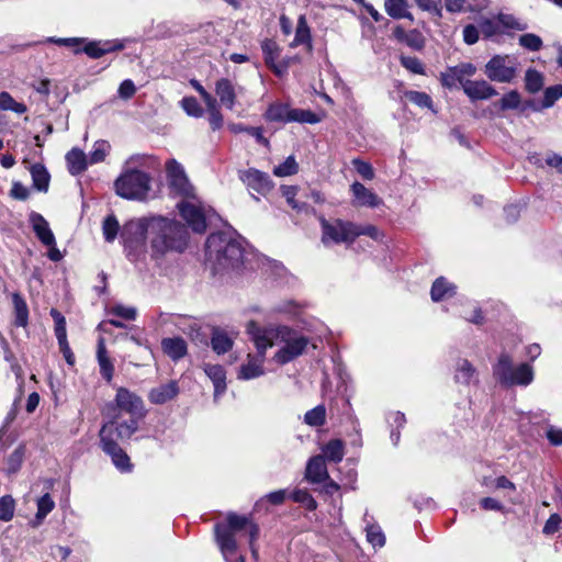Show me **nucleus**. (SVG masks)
<instances>
[{"label": "nucleus", "mask_w": 562, "mask_h": 562, "mask_svg": "<svg viewBox=\"0 0 562 562\" xmlns=\"http://www.w3.org/2000/svg\"><path fill=\"white\" fill-rule=\"evenodd\" d=\"M149 256L158 260L171 252H182L188 244L186 227L165 216H148Z\"/></svg>", "instance_id": "1"}, {"label": "nucleus", "mask_w": 562, "mask_h": 562, "mask_svg": "<svg viewBox=\"0 0 562 562\" xmlns=\"http://www.w3.org/2000/svg\"><path fill=\"white\" fill-rule=\"evenodd\" d=\"M144 161L143 156H132L125 161L121 175L114 181V191L119 196L140 202L150 198L151 177L138 169Z\"/></svg>", "instance_id": "2"}, {"label": "nucleus", "mask_w": 562, "mask_h": 562, "mask_svg": "<svg viewBox=\"0 0 562 562\" xmlns=\"http://www.w3.org/2000/svg\"><path fill=\"white\" fill-rule=\"evenodd\" d=\"M255 330L262 334L269 348L273 345L279 346L273 360L281 366L302 356L308 345V339L304 335L288 326L260 327L255 322Z\"/></svg>", "instance_id": "3"}, {"label": "nucleus", "mask_w": 562, "mask_h": 562, "mask_svg": "<svg viewBox=\"0 0 562 562\" xmlns=\"http://www.w3.org/2000/svg\"><path fill=\"white\" fill-rule=\"evenodd\" d=\"M243 255L240 240L231 234L215 233L206 239L205 257L214 273L239 267Z\"/></svg>", "instance_id": "4"}, {"label": "nucleus", "mask_w": 562, "mask_h": 562, "mask_svg": "<svg viewBox=\"0 0 562 562\" xmlns=\"http://www.w3.org/2000/svg\"><path fill=\"white\" fill-rule=\"evenodd\" d=\"M241 531H245L248 535L252 555L255 558L257 557V550L254 542L259 535L258 526L246 516L229 513L225 522H218L215 526L216 542L225 559H227L228 555H234L236 553V536Z\"/></svg>", "instance_id": "5"}, {"label": "nucleus", "mask_w": 562, "mask_h": 562, "mask_svg": "<svg viewBox=\"0 0 562 562\" xmlns=\"http://www.w3.org/2000/svg\"><path fill=\"white\" fill-rule=\"evenodd\" d=\"M111 409L130 415L128 420L114 422L116 437L120 439H130L138 430L139 420L146 415L142 397L123 386L117 387L113 403L106 405V415H110Z\"/></svg>", "instance_id": "6"}, {"label": "nucleus", "mask_w": 562, "mask_h": 562, "mask_svg": "<svg viewBox=\"0 0 562 562\" xmlns=\"http://www.w3.org/2000/svg\"><path fill=\"white\" fill-rule=\"evenodd\" d=\"M148 216L133 218L121 229L124 252L130 261H143L149 255Z\"/></svg>", "instance_id": "7"}, {"label": "nucleus", "mask_w": 562, "mask_h": 562, "mask_svg": "<svg viewBox=\"0 0 562 562\" xmlns=\"http://www.w3.org/2000/svg\"><path fill=\"white\" fill-rule=\"evenodd\" d=\"M493 375L505 386H526L533 380L532 368L527 363L514 367L512 357L506 352L501 353L497 362L493 366Z\"/></svg>", "instance_id": "8"}, {"label": "nucleus", "mask_w": 562, "mask_h": 562, "mask_svg": "<svg viewBox=\"0 0 562 562\" xmlns=\"http://www.w3.org/2000/svg\"><path fill=\"white\" fill-rule=\"evenodd\" d=\"M247 333L250 336V339L255 344L257 349V355H248L247 362L241 364L237 378L239 380H251L259 378L265 374L263 363L266 351L269 348V344L263 338V336H259V331L255 330V322L250 321L247 324Z\"/></svg>", "instance_id": "9"}, {"label": "nucleus", "mask_w": 562, "mask_h": 562, "mask_svg": "<svg viewBox=\"0 0 562 562\" xmlns=\"http://www.w3.org/2000/svg\"><path fill=\"white\" fill-rule=\"evenodd\" d=\"M319 222L322 229L321 241L325 247L340 244L350 246L357 239L356 223L353 222L340 218L326 220L324 217Z\"/></svg>", "instance_id": "10"}, {"label": "nucleus", "mask_w": 562, "mask_h": 562, "mask_svg": "<svg viewBox=\"0 0 562 562\" xmlns=\"http://www.w3.org/2000/svg\"><path fill=\"white\" fill-rule=\"evenodd\" d=\"M263 117L267 122L277 123H308L316 124L321 117L311 110L293 109L286 103L273 102L266 110Z\"/></svg>", "instance_id": "11"}, {"label": "nucleus", "mask_w": 562, "mask_h": 562, "mask_svg": "<svg viewBox=\"0 0 562 562\" xmlns=\"http://www.w3.org/2000/svg\"><path fill=\"white\" fill-rule=\"evenodd\" d=\"M115 423L111 420L105 423L100 429V442L102 450L111 457V460L115 468L121 472H131L132 463L128 456L117 445V440H121L116 437Z\"/></svg>", "instance_id": "12"}, {"label": "nucleus", "mask_w": 562, "mask_h": 562, "mask_svg": "<svg viewBox=\"0 0 562 562\" xmlns=\"http://www.w3.org/2000/svg\"><path fill=\"white\" fill-rule=\"evenodd\" d=\"M519 61L513 55H495L485 65L486 77L495 82L509 83L518 74Z\"/></svg>", "instance_id": "13"}, {"label": "nucleus", "mask_w": 562, "mask_h": 562, "mask_svg": "<svg viewBox=\"0 0 562 562\" xmlns=\"http://www.w3.org/2000/svg\"><path fill=\"white\" fill-rule=\"evenodd\" d=\"M180 215L195 233H203L206 228L205 210L194 194L183 198L177 204Z\"/></svg>", "instance_id": "14"}, {"label": "nucleus", "mask_w": 562, "mask_h": 562, "mask_svg": "<svg viewBox=\"0 0 562 562\" xmlns=\"http://www.w3.org/2000/svg\"><path fill=\"white\" fill-rule=\"evenodd\" d=\"M166 173L168 187L172 194L181 198H190L194 194V189L183 167L176 159H169L166 162Z\"/></svg>", "instance_id": "15"}, {"label": "nucleus", "mask_w": 562, "mask_h": 562, "mask_svg": "<svg viewBox=\"0 0 562 562\" xmlns=\"http://www.w3.org/2000/svg\"><path fill=\"white\" fill-rule=\"evenodd\" d=\"M239 179L251 193L256 192L258 194L266 195L273 188V183L269 176L255 168L239 171Z\"/></svg>", "instance_id": "16"}, {"label": "nucleus", "mask_w": 562, "mask_h": 562, "mask_svg": "<svg viewBox=\"0 0 562 562\" xmlns=\"http://www.w3.org/2000/svg\"><path fill=\"white\" fill-rule=\"evenodd\" d=\"M261 49L266 65L278 77H282L290 66V59H283L280 63H278V59L281 54V48L278 45V43L273 40L266 38L261 42Z\"/></svg>", "instance_id": "17"}, {"label": "nucleus", "mask_w": 562, "mask_h": 562, "mask_svg": "<svg viewBox=\"0 0 562 562\" xmlns=\"http://www.w3.org/2000/svg\"><path fill=\"white\" fill-rule=\"evenodd\" d=\"M350 191L353 196L352 203L355 206L378 207L383 204V200L380 196L358 181L350 186Z\"/></svg>", "instance_id": "18"}, {"label": "nucleus", "mask_w": 562, "mask_h": 562, "mask_svg": "<svg viewBox=\"0 0 562 562\" xmlns=\"http://www.w3.org/2000/svg\"><path fill=\"white\" fill-rule=\"evenodd\" d=\"M464 93L472 100H486L497 94L496 89L485 80H465Z\"/></svg>", "instance_id": "19"}, {"label": "nucleus", "mask_w": 562, "mask_h": 562, "mask_svg": "<svg viewBox=\"0 0 562 562\" xmlns=\"http://www.w3.org/2000/svg\"><path fill=\"white\" fill-rule=\"evenodd\" d=\"M328 471L326 467V461L323 456H314L312 457L305 469V479L312 483L317 484L328 480Z\"/></svg>", "instance_id": "20"}, {"label": "nucleus", "mask_w": 562, "mask_h": 562, "mask_svg": "<svg viewBox=\"0 0 562 562\" xmlns=\"http://www.w3.org/2000/svg\"><path fill=\"white\" fill-rule=\"evenodd\" d=\"M453 379L456 383L468 386L479 382V374L468 359H459L454 367Z\"/></svg>", "instance_id": "21"}, {"label": "nucleus", "mask_w": 562, "mask_h": 562, "mask_svg": "<svg viewBox=\"0 0 562 562\" xmlns=\"http://www.w3.org/2000/svg\"><path fill=\"white\" fill-rule=\"evenodd\" d=\"M29 220L36 237L43 245H55V236L49 227V224L40 213L32 212Z\"/></svg>", "instance_id": "22"}, {"label": "nucleus", "mask_w": 562, "mask_h": 562, "mask_svg": "<svg viewBox=\"0 0 562 562\" xmlns=\"http://www.w3.org/2000/svg\"><path fill=\"white\" fill-rule=\"evenodd\" d=\"M215 93L222 105L228 110H233L236 104L237 89L235 85L227 78H222L215 82Z\"/></svg>", "instance_id": "23"}, {"label": "nucleus", "mask_w": 562, "mask_h": 562, "mask_svg": "<svg viewBox=\"0 0 562 562\" xmlns=\"http://www.w3.org/2000/svg\"><path fill=\"white\" fill-rule=\"evenodd\" d=\"M364 531L367 541L374 548L380 549L385 544V535L382 528L375 522L374 518L368 512L363 515Z\"/></svg>", "instance_id": "24"}, {"label": "nucleus", "mask_w": 562, "mask_h": 562, "mask_svg": "<svg viewBox=\"0 0 562 562\" xmlns=\"http://www.w3.org/2000/svg\"><path fill=\"white\" fill-rule=\"evenodd\" d=\"M179 393V386L176 381H169L150 390L148 400L153 404L161 405L173 400Z\"/></svg>", "instance_id": "25"}, {"label": "nucleus", "mask_w": 562, "mask_h": 562, "mask_svg": "<svg viewBox=\"0 0 562 562\" xmlns=\"http://www.w3.org/2000/svg\"><path fill=\"white\" fill-rule=\"evenodd\" d=\"M205 374L214 385V397L218 398L226 390V372L220 364L205 363L203 366Z\"/></svg>", "instance_id": "26"}, {"label": "nucleus", "mask_w": 562, "mask_h": 562, "mask_svg": "<svg viewBox=\"0 0 562 562\" xmlns=\"http://www.w3.org/2000/svg\"><path fill=\"white\" fill-rule=\"evenodd\" d=\"M161 349L170 359L178 361L187 355L188 345L181 337H168L161 340Z\"/></svg>", "instance_id": "27"}, {"label": "nucleus", "mask_w": 562, "mask_h": 562, "mask_svg": "<svg viewBox=\"0 0 562 562\" xmlns=\"http://www.w3.org/2000/svg\"><path fill=\"white\" fill-rule=\"evenodd\" d=\"M97 360L100 368V374L106 382H111L114 375V366L108 355L105 341L103 338L98 340Z\"/></svg>", "instance_id": "28"}, {"label": "nucleus", "mask_w": 562, "mask_h": 562, "mask_svg": "<svg viewBox=\"0 0 562 562\" xmlns=\"http://www.w3.org/2000/svg\"><path fill=\"white\" fill-rule=\"evenodd\" d=\"M66 161L69 172L74 176L83 172L90 164L89 157H87V155L78 148H72L67 153Z\"/></svg>", "instance_id": "29"}, {"label": "nucleus", "mask_w": 562, "mask_h": 562, "mask_svg": "<svg viewBox=\"0 0 562 562\" xmlns=\"http://www.w3.org/2000/svg\"><path fill=\"white\" fill-rule=\"evenodd\" d=\"M456 294V286L450 283L446 278H437L431 286L430 295L431 300L439 302L449 299Z\"/></svg>", "instance_id": "30"}, {"label": "nucleus", "mask_w": 562, "mask_h": 562, "mask_svg": "<svg viewBox=\"0 0 562 562\" xmlns=\"http://www.w3.org/2000/svg\"><path fill=\"white\" fill-rule=\"evenodd\" d=\"M290 45H291V47H296L299 45H306L308 50L312 49L311 30L307 24V20L305 18V15H303V14L300 15L297 19L295 36Z\"/></svg>", "instance_id": "31"}, {"label": "nucleus", "mask_w": 562, "mask_h": 562, "mask_svg": "<svg viewBox=\"0 0 562 562\" xmlns=\"http://www.w3.org/2000/svg\"><path fill=\"white\" fill-rule=\"evenodd\" d=\"M324 460L338 463L344 459L345 445L340 439H333L322 448Z\"/></svg>", "instance_id": "32"}, {"label": "nucleus", "mask_w": 562, "mask_h": 562, "mask_svg": "<svg viewBox=\"0 0 562 562\" xmlns=\"http://www.w3.org/2000/svg\"><path fill=\"white\" fill-rule=\"evenodd\" d=\"M386 13L393 19L413 20L412 13L408 11L407 0H384Z\"/></svg>", "instance_id": "33"}, {"label": "nucleus", "mask_w": 562, "mask_h": 562, "mask_svg": "<svg viewBox=\"0 0 562 562\" xmlns=\"http://www.w3.org/2000/svg\"><path fill=\"white\" fill-rule=\"evenodd\" d=\"M233 338L227 335L224 330L215 329L212 333L211 345L212 349L217 355H223L229 351L233 347Z\"/></svg>", "instance_id": "34"}, {"label": "nucleus", "mask_w": 562, "mask_h": 562, "mask_svg": "<svg viewBox=\"0 0 562 562\" xmlns=\"http://www.w3.org/2000/svg\"><path fill=\"white\" fill-rule=\"evenodd\" d=\"M30 172L34 188H36L38 191L46 192L48 190L50 179L46 168L41 164H34L32 165Z\"/></svg>", "instance_id": "35"}, {"label": "nucleus", "mask_w": 562, "mask_h": 562, "mask_svg": "<svg viewBox=\"0 0 562 562\" xmlns=\"http://www.w3.org/2000/svg\"><path fill=\"white\" fill-rule=\"evenodd\" d=\"M12 302L14 306L15 325L25 327L29 322V308L25 300L19 293H13Z\"/></svg>", "instance_id": "36"}, {"label": "nucleus", "mask_w": 562, "mask_h": 562, "mask_svg": "<svg viewBox=\"0 0 562 562\" xmlns=\"http://www.w3.org/2000/svg\"><path fill=\"white\" fill-rule=\"evenodd\" d=\"M47 43H54L59 46H66L72 48L75 54L82 53V47L85 45V37H47L45 40Z\"/></svg>", "instance_id": "37"}, {"label": "nucleus", "mask_w": 562, "mask_h": 562, "mask_svg": "<svg viewBox=\"0 0 562 562\" xmlns=\"http://www.w3.org/2000/svg\"><path fill=\"white\" fill-rule=\"evenodd\" d=\"M111 150V145L108 140L100 139L93 144L92 150L89 154V162L91 165L102 162Z\"/></svg>", "instance_id": "38"}, {"label": "nucleus", "mask_w": 562, "mask_h": 562, "mask_svg": "<svg viewBox=\"0 0 562 562\" xmlns=\"http://www.w3.org/2000/svg\"><path fill=\"white\" fill-rule=\"evenodd\" d=\"M325 420L326 408L324 405H317L316 407L307 411L304 415V423L311 427L323 426Z\"/></svg>", "instance_id": "39"}, {"label": "nucleus", "mask_w": 562, "mask_h": 562, "mask_svg": "<svg viewBox=\"0 0 562 562\" xmlns=\"http://www.w3.org/2000/svg\"><path fill=\"white\" fill-rule=\"evenodd\" d=\"M404 97L417 106L426 108L435 112L432 100L426 92L408 90L404 92Z\"/></svg>", "instance_id": "40"}, {"label": "nucleus", "mask_w": 562, "mask_h": 562, "mask_svg": "<svg viewBox=\"0 0 562 562\" xmlns=\"http://www.w3.org/2000/svg\"><path fill=\"white\" fill-rule=\"evenodd\" d=\"M525 85H526V89L530 93H536V92L540 91L543 87L542 74L533 68L527 69L526 75H525Z\"/></svg>", "instance_id": "41"}, {"label": "nucleus", "mask_w": 562, "mask_h": 562, "mask_svg": "<svg viewBox=\"0 0 562 562\" xmlns=\"http://www.w3.org/2000/svg\"><path fill=\"white\" fill-rule=\"evenodd\" d=\"M120 231V224L117 218L111 214L108 215L102 223V233L104 236V239L108 243L114 241Z\"/></svg>", "instance_id": "42"}, {"label": "nucleus", "mask_w": 562, "mask_h": 562, "mask_svg": "<svg viewBox=\"0 0 562 562\" xmlns=\"http://www.w3.org/2000/svg\"><path fill=\"white\" fill-rule=\"evenodd\" d=\"M36 505L37 513L35 518L40 524L54 509L55 502L53 501L52 496L46 493L37 499Z\"/></svg>", "instance_id": "43"}, {"label": "nucleus", "mask_w": 562, "mask_h": 562, "mask_svg": "<svg viewBox=\"0 0 562 562\" xmlns=\"http://www.w3.org/2000/svg\"><path fill=\"white\" fill-rule=\"evenodd\" d=\"M102 55H106L114 52L123 50L128 43L132 42L130 38H114V40H99Z\"/></svg>", "instance_id": "44"}, {"label": "nucleus", "mask_w": 562, "mask_h": 562, "mask_svg": "<svg viewBox=\"0 0 562 562\" xmlns=\"http://www.w3.org/2000/svg\"><path fill=\"white\" fill-rule=\"evenodd\" d=\"M290 497L308 510H315L317 507L316 501L307 490H295L290 494Z\"/></svg>", "instance_id": "45"}, {"label": "nucleus", "mask_w": 562, "mask_h": 562, "mask_svg": "<svg viewBox=\"0 0 562 562\" xmlns=\"http://www.w3.org/2000/svg\"><path fill=\"white\" fill-rule=\"evenodd\" d=\"M182 110L192 117H201L204 114L203 108L194 97H184L180 101Z\"/></svg>", "instance_id": "46"}, {"label": "nucleus", "mask_w": 562, "mask_h": 562, "mask_svg": "<svg viewBox=\"0 0 562 562\" xmlns=\"http://www.w3.org/2000/svg\"><path fill=\"white\" fill-rule=\"evenodd\" d=\"M445 4L449 12L472 11L474 10V7L482 5L477 0H445Z\"/></svg>", "instance_id": "47"}, {"label": "nucleus", "mask_w": 562, "mask_h": 562, "mask_svg": "<svg viewBox=\"0 0 562 562\" xmlns=\"http://www.w3.org/2000/svg\"><path fill=\"white\" fill-rule=\"evenodd\" d=\"M15 501L11 495H4L0 498V520L10 521L14 516Z\"/></svg>", "instance_id": "48"}, {"label": "nucleus", "mask_w": 562, "mask_h": 562, "mask_svg": "<svg viewBox=\"0 0 562 562\" xmlns=\"http://www.w3.org/2000/svg\"><path fill=\"white\" fill-rule=\"evenodd\" d=\"M519 45L530 52H538L542 48V40L533 33H526L519 36Z\"/></svg>", "instance_id": "49"}, {"label": "nucleus", "mask_w": 562, "mask_h": 562, "mask_svg": "<svg viewBox=\"0 0 562 562\" xmlns=\"http://www.w3.org/2000/svg\"><path fill=\"white\" fill-rule=\"evenodd\" d=\"M297 172V164L295 159L290 156L282 164L274 167L273 173L277 177H288Z\"/></svg>", "instance_id": "50"}, {"label": "nucleus", "mask_w": 562, "mask_h": 562, "mask_svg": "<svg viewBox=\"0 0 562 562\" xmlns=\"http://www.w3.org/2000/svg\"><path fill=\"white\" fill-rule=\"evenodd\" d=\"M22 462H23V450L21 448H18L8 457L4 471L8 474H14L21 468Z\"/></svg>", "instance_id": "51"}, {"label": "nucleus", "mask_w": 562, "mask_h": 562, "mask_svg": "<svg viewBox=\"0 0 562 562\" xmlns=\"http://www.w3.org/2000/svg\"><path fill=\"white\" fill-rule=\"evenodd\" d=\"M415 2L423 11L431 13L437 19L442 18L441 0H415Z\"/></svg>", "instance_id": "52"}, {"label": "nucleus", "mask_w": 562, "mask_h": 562, "mask_svg": "<svg viewBox=\"0 0 562 562\" xmlns=\"http://www.w3.org/2000/svg\"><path fill=\"white\" fill-rule=\"evenodd\" d=\"M50 316L55 322V335L57 340H64V338H67L65 317L56 308L50 310Z\"/></svg>", "instance_id": "53"}, {"label": "nucleus", "mask_w": 562, "mask_h": 562, "mask_svg": "<svg viewBox=\"0 0 562 562\" xmlns=\"http://www.w3.org/2000/svg\"><path fill=\"white\" fill-rule=\"evenodd\" d=\"M521 102L520 94L516 90H512L504 94L499 101L502 110H516Z\"/></svg>", "instance_id": "54"}, {"label": "nucleus", "mask_w": 562, "mask_h": 562, "mask_svg": "<svg viewBox=\"0 0 562 562\" xmlns=\"http://www.w3.org/2000/svg\"><path fill=\"white\" fill-rule=\"evenodd\" d=\"M560 98H562V86L561 85H555V86L548 87L544 90L543 100H542V106L543 108H550Z\"/></svg>", "instance_id": "55"}, {"label": "nucleus", "mask_w": 562, "mask_h": 562, "mask_svg": "<svg viewBox=\"0 0 562 562\" xmlns=\"http://www.w3.org/2000/svg\"><path fill=\"white\" fill-rule=\"evenodd\" d=\"M352 166L359 176L364 180H372L375 176L374 169L371 164L363 161L359 158L352 159Z\"/></svg>", "instance_id": "56"}, {"label": "nucleus", "mask_w": 562, "mask_h": 562, "mask_svg": "<svg viewBox=\"0 0 562 562\" xmlns=\"http://www.w3.org/2000/svg\"><path fill=\"white\" fill-rule=\"evenodd\" d=\"M110 313L126 321H133L137 315V311L135 307L125 306L122 304H116L112 306Z\"/></svg>", "instance_id": "57"}, {"label": "nucleus", "mask_w": 562, "mask_h": 562, "mask_svg": "<svg viewBox=\"0 0 562 562\" xmlns=\"http://www.w3.org/2000/svg\"><path fill=\"white\" fill-rule=\"evenodd\" d=\"M454 70V74L459 78V83L463 86V82L465 80L464 77H472L476 72V67L471 63H462L454 67H452Z\"/></svg>", "instance_id": "58"}, {"label": "nucleus", "mask_w": 562, "mask_h": 562, "mask_svg": "<svg viewBox=\"0 0 562 562\" xmlns=\"http://www.w3.org/2000/svg\"><path fill=\"white\" fill-rule=\"evenodd\" d=\"M403 43L415 49H422L425 45V38L420 32L413 30L403 37Z\"/></svg>", "instance_id": "59"}, {"label": "nucleus", "mask_w": 562, "mask_h": 562, "mask_svg": "<svg viewBox=\"0 0 562 562\" xmlns=\"http://www.w3.org/2000/svg\"><path fill=\"white\" fill-rule=\"evenodd\" d=\"M401 64L413 74H424V66L417 57L402 56Z\"/></svg>", "instance_id": "60"}, {"label": "nucleus", "mask_w": 562, "mask_h": 562, "mask_svg": "<svg viewBox=\"0 0 562 562\" xmlns=\"http://www.w3.org/2000/svg\"><path fill=\"white\" fill-rule=\"evenodd\" d=\"M82 53H85L88 57H90L92 59H98L103 56L101 46H100V42L99 41H90L88 38H86L85 45L82 47Z\"/></svg>", "instance_id": "61"}, {"label": "nucleus", "mask_w": 562, "mask_h": 562, "mask_svg": "<svg viewBox=\"0 0 562 562\" xmlns=\"http://www.w3.org/2000/svg\"><path fill=\"white\" fill-rule=\"evenodd\" d=\"M479 26H480L481 34L485 38H491V37L495 36L496 34H498V32H499L498 24L488 19L481 21Z\"/></svg>", "instance_id": "62"}, {"label": "nucleus", "mask_w": 562, "mask_h": 562, "mask_svg": "<svg viewBox=\"0 0 562 562\" xmlns=\"http://www.w3.org/2000/svg\"><path fill=\"white\" fill-rule=\"evenodd\" d=\"M462 34H463V41L468 45H473L479 41L480 34H481L480 26L477 27L473 24H468L464 26Z\"/></svg>", "instance_id": "63"}, {"label": "nucleus", "mask_w": 562, "mask_h": 562, "mask_svg": "<svg viewBox=\"0 0 562 562\" xmlns=\"http://www.w3.org/2000/svg\"><path fill=\"white\" fill-rule=\"evenodd\" d=\"M135 92L136 87L131 79H125L124 81H122L117 90L119 97L124 100L131 99L135 94Z\"/></svg>", "instance_id": "64"}]
</instances>
